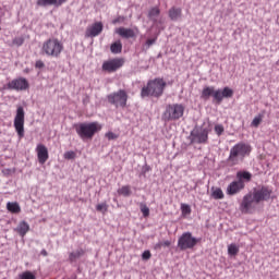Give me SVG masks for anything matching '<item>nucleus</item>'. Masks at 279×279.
<instances>
[{
    "mask_svg": "<svg viewBox=\"0 0 279 279\" xmlns=\"http://www.w3.org/2000/svg\"><path fill=\"white\" fill-rule=\"evenodd\" d=\"M169 19L171 21H178V19H181L182 17V9L181 8H175V7H172L169 12Z\"/></svg>",
    "mask_w": 279,
    "mask_h": 279,
    "instance_id": "6ab92c4d",
    "label": "nucleus"
},
{
    "mask_svg": "<svg viewBox=\"0 0 279 279\" xmlns=\"http://www.w3.org/2000/svg\"><path fill=\"white\" fill-rule=\"evenodd\" d=\"M116 34H119L121 38H136V33L132 28L119 27L116 28Z\"/></svg>",
    "mask_w": 279,
    "mask_h": 279,
    "instance_id": "a211bd4d",
    "label": "nucleus"
},
{
    "mask_svg": "<svg viewBox=\"0 0 279 279\" xmlns=\"http://www.w3.org/2000/svg\"><path fill=\"white\" fill-rule=\"evenodd\" d=\"M97 132H101V124L99 122L80 123L76 126V134L84 141V138H93Z\"/></svg>",
    "mask_w": 279,
    "mask_h": 279,
    "instance_id": "39448f33",
    "label": "nucleus"
},
{
    "mask_svg": "<svg viewBox=\"0 0 279 279\" xmlns=\"http://www.w3.org/2000/svg\"><path fill=\"white\" fill-rule=\"evenodd\" d=\"M125 64V60L121 58H114L102 63V71L107 73H114Z\"/></svg>",
    "mask_w": 279,
    "mask_h": 279,
    "instance_id": "f8f14e48",
    "label": "nucleus"
},
{
    "mask_svg": "<svg viewBox=\"0 0 279 279\" xmlns=\"http://www.w3.org/2000/svg\"><path fill=\"white\" fill-rule=\"evenodd\" d=\"M105 136L108 141H117V138H119V134L113 133L112 131L107 132Z\"/></svg>",
    "mask_w": 279,
    "mask_h": 279,
    "instance_id": "f704fd0d",
    "label": "nucleus"
},
{
    "mask_svg": "<svg viewBox=\"0 0 279 279\" xmlns=\"http://www.w3.org/2000/svg\"><path fill=\"white\" fill-rule=\"evenodd\" d=\"M13 125L21 141V138L25 137V109L21 106L17 107L16 109V113L13 120Z\"/></svg>",
    "mask_w": 279,
    "mask_h": 279,
    "instance_id": "0eeeda50",
    "label": "nucleus"
},
{
    "mask_svg": "<svg viewBox=\"0 0 279 279\" xmlns=\"http://www.w3.org/2000/svg\"><path fill=\"white\" fill-rule=\"evenodd\" d=\"M28 230H29V223H27V221H21L15 229V231L20 234V236H25Z\"/></svg>",
    "mask_w": 279,
    "mask_h": 279,
    "instance_id": "aec40b11",
    "label": "nucleus"
},
{
    "mask_svg": "<svg viewBox=\"0 0 279 279\" xmlns=\"http://www.w3.org/2000/svg\"><path fill=\"white\" fill-rule=\"evenodd\" d=\"M162 247H171V241L166 240L163 242H158L155 244L154 250L160 251Z\"/></svg>",
    "mask_w": 279,
    "mask_h": 279,
    "instance_id": "c85d7f7f",
    "label": "nucleus"
},
{
    "mask_svg": "<svg viewBox=\"0 0 279 279\" xmlns=\"http://www.w3.org/2000/svg\"><path fill=\"white\" fill-rule=\"evenodd\" d=\"M8 88L10 90H27V88H29V82L23 77L15 78L8 83Z\"/></svg>",
    "mask_w": 279,
    "mask_h": 279,
    "instance_id": "2eb2a0df",
    "label": "nucleus"
},
{
    "mask_svg": "<svg viewBox=\"0 0 279 279\" xmlns=\"http://www.w3.org/2000/svg\"><path fill=\"white\" fill-rule=\"evenodd\" d=\"M7 210L13 215H19L21 213V205L17 202H9L7 203Z\"/></svg>",
    "mask_w": 279,
    "mask_h": 279,
    "instance_id": "4be33fe9",
    "label": "nucleus"
},
{
    "mask_svg": "<svg viewBox=\"0 0 279 279\" xmlns=\"http://www.w3.org/2000/svg\"><path fill=\"white\" fill-rule=\"evenodd\" d=\"M35 68L36 69H45V62H43V60L36 61Z\"/></svg>",
    "mask_w": 279,
    "mask_h": 279,
    "instance_id": "ea45409f",
    "label": "nucleus"
},
{
    "mask_svg": "<svg viewBox=\"0 0 279 279\" xmlns=\"http://www.w3.org/2000/svg\"><path fill=\"white\" fill-rule=\"evenodd\" d=\"M228 254L229 256H236L239 254V245L232 243L228 246Z\"/></svg>",
    "mask_w": 279,
    "mask_h": 279,
    "instance_id": "cd10ccee",
    "label": "nucleus"
},
{
    "mask_svg": "<svg viewBox=\"0 0 279 279\" xmlns=\"http://www.w3.org/2000/svg\"><path fill=\"white\" fill-rule=\"evenodd\" d=\"M209 130L206 128H199V129H194L191 133H190V143L193 144H197V145H206V143H208V134H209Z\"/></svg>",
    "mask_w": 279,
    "mask_h": 279,
    "instance_id": "9d476101",
    "label": "nucleus"
},
{
    "mask_svg": "<svg viewBox=\"0 0 279 279\" xmlns=\"http://www.w3.org/2000/svg\"><path fill=\"white\" fill-rule=\"evenodd\" d=\"M57 0H37V5L47 8V5H56Z\"/></svg>",
    "mask_w": 279,
    "mask_h": 279,
    "instance_id": "c756f323",
    "label": "nucleus"
},
{
    "mask_svg": "<svg viewBox=\"0 0 279 279\" xmlns=\"http://www.w3.org/2000/svg\"><path fill=\"white\" fill-rule=\"evenodd\" d=\"M250 154H252V146L245 142H240L231 147L227 162L229 167H236V165H241Z\"/></svg>",
    "mask_w": 279,
    "mask_h": 279,
    "instance_id": "f257e3e1",
    "label": "nucleus"
},
{
    "mask_svg": "<svg viewBox=\"0 0 279 279\" xmlns=\"http://www.w3.org/2000/svg\"><path fill=\"white\" fill-rule=\"evenodd\" d=\"M140 208L143 217H149V207H147V205H145L144 203H141Z\"/></svg>",
    "mask_w": 279,
    "mask_h": 279,
    "instance_id": "72a5a7b5",
    "label": "nucleus"
},
{
    "mask_svg": "<svg viewBox=\"0 0 279 279\" xmlns=\"http://www.w3.org/2000/svg\"><path fill=\"white\" fill-rule=\"evenodd\" d=\"M64 51V44L58 38H49L43 43L41 54L48 58H60Z\"/></svg>",
    "mask_w": 279,
    "mask_h": 279,
    "instance_id": "7ed1b4c3",
    "label": "nucleus"
},
{
    "mask_svg": "<svg viewBox=\"0 0 279 279\" xmlns=\"http://www.w3.org/2000/svg\"><path fill=\"white\" fill-rule=\"evenodd\" d=\"M155 44H156V38H153V39H147L145 45L147 49H149V47H151V45H155Z\"/></svg>",
    "mask_w": 279,
    "mask_h": 279,
    "instance_id": "a19ab883",
    "label": "nucleus"
},
{
    "mask_svg": "<svg viewBox=\"0 0 279 279\" xmlns=\"http://www.w3.org/2000/svg\"><path fill=\"white\" fill-rule=\"evenodd\" d=\"M254 203H256V201L254 199V195L252 193L244 195L242 203L240 204L241 213L243 215H250V213L254 210Z\"/></svg>",
    "mask_w": 279,
    "mask_h": 279,
    "instance_id": "ddd939ff",
    "label": "nucleus"
},
{
    "mask_svg": "<svg viewBox=\"0 0 279 279\" xmlns=\"http://www.w3.org/2000/svg\"><path fill=\"white\" fill-rule=\"evenodd\" d=\"M211 197L214 199H223L225 195H223V191L221 190V187H213L211 189Z\"/></svg>",
    "mask_w": 279,
    "mask_h": 279,
    "instance_id": "393cba45",
    "label": "nucleus"
},
{
    "mask_svg": "<svg viewBox=\"0 0 279 279\" xmlns=\"http://www.w3.org/2000/svg\"><path fill=\"white\" fill-rule=\"evenodd\" d=\"M271 193H274V191L269 189V186H262L258 190H254L252 195L255 199V204H260V202H269V199H271Z\"/></svg>",
    "mask_w": 279,
    "mask_h": 279,
    "instance_id": "9b49d317",
    "label": "nucleus"
},
{
    "mask_svg": "<svg viewBox=\"0 0 279 279\" xmlns=\"http://www.w3.org/2000/svg\"><path fill=\"white\" fill-rule=\"evenodd\" d=\"M260 123H263V114L256 116V117L253 119L251 125H252V128H258V125H260Z\"/></svg>",
    "mask_w": 279,
    "mask_h": 279,
    "instance_id": "2f4dec72",
    "label": "nucleus"
},
{
    "mask_svg": "<svg viewBox=\"0 0 279 279\" xmlns=\"http://www.w3.org/2000/svg\"><path fill=\"white\" fill-rule=\"evenodd\" d=\"M125 21V17L119 16L118 19L113 20V25H117V23H123Z\"/></svg>",
    "mask_w": 279,
    "mask_h": 279,
    "instance_id": "79ce46f5",
    "label": "nucleus"
},
{
    "mask_svg": "<svg viewBox=\"0 0 279 279\" xmlns=\"http://www.w3.org/2000/svg\"><path fill=\"white\" fill-rule=\"evenodd\" d=\"M128 98L129 96L125 89H120L107 96V99L111 104V106H114L117 108H125V106H128Z\"/></svg>",
    "mask_w": 279,
    "mask_h": 279,
    "instance_id": "6e6552de",
    "label": "nucleus"
},
{
    "mask_svg": "<svg viewBox=\"0 0 279 279\" xmlns=\"http://www.w3.org/2000/svg\"><path fill=\"white\" fill-rule=\"evenodd\" d=\"M97 213H102V215H106L108 213V204L107 203H100L96 205Z\"/></svg>",
    "mask_w": 279,
    "mask_h": 279,
    "instance_id": "7c9ffc66",
    "label": "nucleus"
},
{
    "mask_svg": "<svg viewBox=\"0 0 279 279\" xmlns=\"http://www.w3.org/2000/svg\"><path fill=\"white\" fill-rule=\"evenodd\" d=\"M167 83L162 78L150 80L147 86H144L141 92V97H161L165 93Z\"/></svg>",
    "mask_w": 279,
    "mask_h": 279,
    "instance_id": "20e7f679",
    "label": "nucleus"
},
{
    "mask_svg": "<svg viewBox=\"0 0 279 279\" xmlns=\"http://www.w3.org/2000/svg\"><path fill=\"white\" fill-rule=\"evenodd\" d=\"M160 16V9L158 7L151 8L148 12V19L156 23V17Z\"/></svg>",
    "mask_w": 279,
    "mask_h": 279,
    "instance_id": "bb28decb",
    "label": "nucleus"
},
{
    "mask_svg": "<svg viewBox=\"0 0 279 279\" xmlns=\"http://www.w3.org/2000/svg\"><path fill=\"white\" fill-rule=\"evenodd\" d=\"M118 195H122V197H130V195H132V187L130 185H123L118 189Z\"/></svg>",
    "mask_w": 279,
    "mask_h": 279,
    "instance_id": "b1692460",
    "label": "nucleus"
},
{
    "mask_svg": "<svg viewBox=\"0 0 279 279\" xmlns=\"http://www.w3.org/2000/svg\"><path fill=\"white\" fill-rule=\"evenodd\" d=\"M198 243L199 239L193 238L192 232H184L178 240V247L179 250L184 252L186 250H193V247H195V245H197Z\"/></svg>",
    "mask_w": 279,
    "mask_h": 279,
    "instance_id": "1a4fd4ad",
    "label": "nucleus"
},
{
    "mask_svg": "<svg viewBox=\"0 0 279 279\" xmlns=\"http://www.w3.org/2000/svg\"><path fill=\"white\" fill-rule=\"evenodd\" d=\"M40 254L41 256H49V253H47V250H41Z\"/></svg>",
    "mask_w": 279,
    "mask_h": 279,
    "instance_id": "c03bdc74",
    "label": "nucleus"
},
{
    "mask_svg": "<svg viewBox=\"0 0 279 279\" xmlns=\"http://www.w3.org/2000/svg\"><path fill=\"white\" fill-rule=\"evenodd\" d=\"M104 32V23L101 22H95L90 26H88L85 31V37L86 38H96V36H99Z\"/></svg>",
    "mask_w": 279,
    "mask_h": 279,
    "instance_id": "4468645a",
    "label": "nucleus"
},
{
    "mask_svg": "<svg viewBox=\"0 0 279 279\" xmlns=\"http://www.w3.org/2000/svg\"><path fill=\"white\" fill-rule=\"evenodd\" d=\"M37 158L39 165H45L49 160V150L45 144H38L36 147Z\"/></svg>",
    "mask_w": 279,
    "mask_h": 279,
    "instance_id": "f3484780",
    "label": "nucleus"
},
{
    "mask_svg": "<svg viewBox=\"0 0 279 279\" xmlns=\"http://www.w3.org/2000/svg\"><path fill=\"white\" fill-rule=\"evenodd\" d=\"M234 95V90L230 87H225L221 89H215V86H205L201 93V99H204V101H208L211 97L214 98V101L216 104H221L223 101V98L230 99Z\"/></svg>",
    "mask_w": 279,
    "mask_h": 279,
    "instance_id": "f03ea898",
    "label": "nucleus"
},
{
    "mask_svg": "<svg viewBox=\"0 0 279 279\" xmlns=\"http://www.w3.org/2000/svg\"><path fill=\"white\" fill-rule=\"evenodd\" d=\"M85 254H86V251H84L83 248H78L69 254V260L70 263H75L77 258H82V256H84Z\"/></svg>",
    "mask_w": 279,
    "mask_h": 279,
    "instance_id": "412c9836",
    "label": "nucleus"
},
{
    "mask_svg": "<svg viewBox=\"0 0 279 279\" xmlns=\"http://www.w3.org/2000/svg\"><path fill=\"white\" fill-rule=\"evenodd\" d=\"M75 156H76V155H75V151L69 150V151H65V153H64L63 158H64L65 160H74Z\"/></svg>",
    "mask_w": 279,
    "mask_h": 279,
    "instance_id": "c9c22d12",
    "label": "nucleus"
},
{
    "mask_svg": "<svg viewBox=\"0 0 279 279\" xmlns=\"http://www.w3.org/2000/svg\"><path fill=\"white\" fill-rule=\"evenodd\" d=\"M111 53H121L123 51V44H121V40L114 41L110 46Z\"/></svg>",
    "mask_w": 279,
    "mask_h": 279,
    "instance_id": "5701e85b",
    "label": "nucleus"
},
{
    "mask_svg": "<svg viewBox=\"0 0 279 279\" xmlns=\"http://www.w3.org/2000/svg\"><path fill=\"white\" fill-rule=\"evenodd\" d=\"M243 189H245V181H232L227 187V195H236L238 193H241Z\"/></svg>",
    "mask_w": 279,
    "mask_h": 279,
    "instance_id": "dca6fc26",
    "label": "nucleus"
},
{
    "mask_svg": "<svg viewBox=\"0 0 279 279\" xmlns=\"http://www.w3.org/2000/svg\"><path fill=\"white\" fill-rule=\"evenodd\" d=\"M66 3V0H57V2L54 3L56 8H60V5Z\"/></svg>",
    "mask_w": 279,
    "mask_h": 279,
    "instance_id": "37998d69",
    "label": "nucleus"
},
{
    "mask_svg": "<svg viewBox=\"0 0 279 279\" xmlns=\"http://www.w3.org/2000/svg\"><path fill=\"white\" fill-rule=\"evenodd\" d=\"M149 258H151V252L144 251L143 254H142V259L143 260H149Z\"/></svg>",
    "mask_w": 279,
    "mask_h": 279,
    "instance_id": "58836bf2",
    "label": "nucleus"
},
{
    "mask_svg": "<svg viewBox=\"0 0 279 279\" xmlns=\"http://www.w3.org/2000/svg\"><path fill=\"white\" fill-rule=\"evenodd\" d=\"M25 43V38L23 37H15L13 40H12V45L14 47H23V44Z\"/></svg>",
    "mask_w": 279,
    "mask_h": 279,
    "instance_id": "473e14b6",
    "label": "nucleus"
},
{
    "mask_svg": "<svg viewBox=\"0 0 279 279\" xmlns=\"http://www.w3.org/2000/svg\"><path fill=\"white\" fill-rule=\"evenodd\" d=\"M215 132L218 136H221V134L225 132L223 124H216Z\"/></svg>",
    "mask_w": 279,
    "mask_h": 279,
    "instance_id": "4c0bfd02",
    "label": "nucleus"
},
{
    "mask_svg": "<svg viewBox=\"0 0 279 279\" xmlns=\"http://www.w3.org/2000/svg\"><path fill=\"white\" fill-rule=\"evenodd\" d=\"M236 178L238 180H245V182H251L252 180V173L247 172V171H240L236 173Z\"/></svg>",
    "mask_w": 279,
    "mask_h": 279,
    "instance_id": "a878e982",
    "label": "nucleus"
},
{
    "mask_svg": "<svg viewBox=\"0 0 279 279\" xmlns=\"http://www.w3.org/2000/svg\"><path fill=\"white\" fill-rule=\"evenodd\" d=\"M184 117V106L182 104L167 105L162 113L163 121H178Z\"/></svg>",
    "mask_w": 279,
    "mask_h": 279,
    "instance_id": "423d86ee",
    "label": "nucleus"
},
{
    "mask_svg": "<svg viewBox=\"0 0 279 279\" xmlns=\"http://www.w3.org/2000/svg\"><path fill=\"white\" fill-rule=\"evenodd\" d=\"M182 215H191V206L187 204H181Z\"/></svg>",
    "mask_w": 279,
    "mask_h": 279,
    "instance_id": "e433bc0d",
    "label": "nucleus"
}]
</instances>
